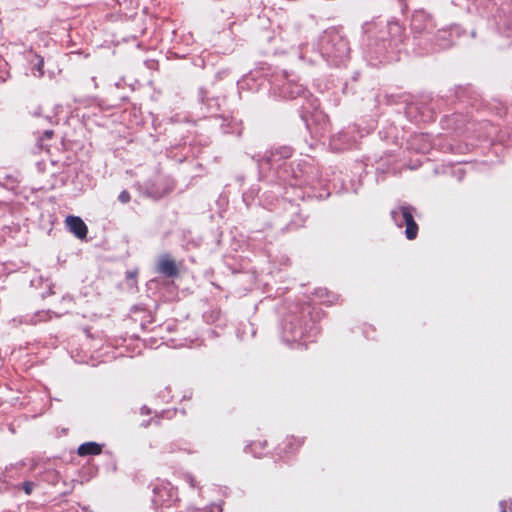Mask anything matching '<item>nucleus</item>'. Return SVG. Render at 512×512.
Masks as SVG:
<instances>
[{"instance_id": "obj_3", "label": "nucleus", "mask_w": 512, "mask_h": 512, "mask_svg": "<svg viewBox=\"0 0 512 512\" xmlns=\"http://www.w3.org/2000/svg\"><path fill=\"white\" fill-rule=\"evenodd\" d=\"M159 271L167 276H174L177 273V269L174 262L167 257H163L160 259Z\"/></svg>"}, {"instance_id": "obj_2", "label": "nucleus", "mask_w": 512, "mask_h": 512, "mask_svg": "<svg viewBox=\"0 0 512 512\" xmlns=\"http://www.w3.org/2000/svg\"><path fill=\"white\" fill-rule=\"evenodd\" d=\"M66 224L70 231L79 239H83L87 235V226L80 217L68 216Z\"/></svg>"}, {"instance_id": "obj_4", "label": "nucleus", "mask_w": 512, "mask_h": 512, "mask_svg": "<svg viewBox=\"0 0 512 512\" xmlns=\"http://www.w3.org/2000/svg\"><path fill=\"white\" fill-rule=\"evenodd\" d=\"M101 452V447L99 444L95 443V442H88V443H84L82 444L79 448H78V453L79 455L81 456H86V455H97Z\"/></svg>"}, {"instance_id": "obj_5", "label": "nucleus", "mask_w": 512, "mask_h": 512, "mask_svg": "<svg viewBox=\"0 0 512 512\" xmlns=\"http://www.w3.org/2000/svg\"><path fill=\"white\" fill-rule=\"evenodd\" d=\"M129 199H130V196H129L128 192L123 191V192L120 193L119 200L121 202L126 203V202L129 201Z\"/></svg>"}, {"instance_id": "obj_1", "label": "nucleus", "mask_w": 512, "mask_h": 512, "mask_svg": "<svg viewBox=\"0 0 512 512\" xmlns=\"http://www.w3.org/2000/svg\"><path fill=\"white\" fill-rule=\"evenodd\" d=\"M399 213H401L403 220L406 224L407 238L408 239L415 238L416 234H417L418 227H417V224L413 220V216H412L411 212L407 208H404V207L400 208L399 210L393 211L392 216L396 222L398 221L397 216Z\"/></svg>"}, {"instance_id": "obj_6", "label": "nucleus", "mask_w": 512, "mask_h": 512, "mask_svg": "<svg viewBox=\"0 0 512 512\" xmlns=\"http://www.w3.org/2000/svg\"><path fill=\"white\" fill-rule=\"evenodd\" d=\"M24 490H25V492L27 494H30L31 493V485L30 484H25Z\"/></svg>"}]
</instances>
